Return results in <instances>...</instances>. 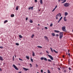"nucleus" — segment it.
Masks as SVG:
<instances>
[{"instance_id":"obj_11","label":"nucleus","mask_w":73,"mask_h":73,"mask_svg":"<svg viewBox=\"0 0 73 73\" xmlns=\"http://www.w3.org/2000/svg\"><path fill=\"white\" fill-rule=\"evenodd\" d=\"M68 15V13L67 12H65L64 13V15L65 16H66Z\"/></svg>"},{"instance_id":"obj_58","label":"nucleus","mask_w":73,"mask_h":73,"mask_svg":"<svg viewBox=\"0 0 73 73\" xmlns=\"http://www.w3.org/2000/svg\"><path fill=\"white\" fill-rule=\"evenodd\" d=\"M63 58H64V57H65V56L64 55H63Z\"/></svg>"},{"instance_id":"obj_6","label":"nucleus","mask_w":73,"mask_h":73,"mask_svg":"<svg viewBox=\"0 0 73 73\" xmlns=\"http://www.w3.org/2000/svg\"><path fill=\"white\" fill-rule=\"evenodd\" d=\"M62 29L63 31H66V29H65V26L63 27L62 28Z\"/></svg>"},{"instance_id":"obj_39","label":"nucleus","mask_w":73,"mask_h":73,"mask_svg":"<svg viewBox=\"0 0 73 73\" xmlns=\"http://www.w3.org/2000/svg\"><path fill=\"white\" fill-rule=\"evenodd\" d=\"M30 68H32V64H31L30 63Z\"/></svg>"},{"instance_id":"obj_25","label":"nucleus","mask_w":73,"mask_h":73,"mask_svg":"<svg viewBox=\"0 0 73 73\" xmlns=\"http://www.w3.org/2000/svg\"><path fill=\"white\" fill-rule=\"evenodd\" d=\"M19 60H20V61H23V60L21 58H19Z\"/></svg>"},{"instance_id":"obj_51","label":"nucleus","mask_w":73,"mask_h":73,"mask_svg":"<svg viewBox=\"0 0 73 73\" xmlns=\"http://www.w3.org/2000/svg\"><path fill=\"white\" fill-rule=\"evenodd\" d=\"M58 69L59 70H61V69H60V68H58Z\"/></svg>"},{"instance_id":"obj_62","label":"nucleus","mask_w":73,"mask_h":73,"mask_svg":"<svg viewBox=\"0 0 73 73\" xmlns=\"http://www.w3.org/2000/svg\"><path fill=\"white\" fill-rule=\"evenodd\" d=\"M68 55H69V56H70V53H69L68 54Z\"/></svg>"},{"instance_id":"obj_46","label":"nucleus","mask_w":73,"mask_h":73,"mask_svg":"<svg viewBox=\"0 0 73 73\" xmlns=\"http://www.w3.org/2000/svg\"><path fill=\"white\" fill-rule=\"evenodd\" d=\"M45 29H48V27H45Z\"/></svg>"},{"instance_id":"obj_8","label":"nucleus","mask_w":73,"mask_h":73,"mask_svg":"<svg viewBox=\"0 0 73 73\" xmlns=\"http://www.w3.org/2000/svg\"><path fill=\"white\" fill-rule=\"evenodd\" d=\"M61 1H62L61 2V3L62 4L63 3H65V2L66 1V0H61Z\"/></svg>"},{"instance_id":"obj_2","label":"nucleus","mask_w":73,"mask_h":73,"mask_svg":"<svg viewBox=\"0 0 73 73\" xmlns=\"http://www.w3.org/2000/svg\"><path fill=\"white\" fill-rule=\"evenodd\" d=\"M69 5H70V4L66 3H64L63 5L64 6V7H69Z\"/></svg>"},{"instance_id":"obj_27","label":"nucleus","mask_w":73,"mask_h":73,"mask_svg":"<svg viewBox=\"0 0 73 73\" xmlns=\"http://www.w3.org/2000/svg\"><path fill=\"white\" fill-rule=\"evenodd\" d=\"M8 22V20H5L4 21V23H7Z\"/></svg>"},{"instance_id":"obj_40","label":"nucleus","mask_w":73,"mask_h":73,"mask_svg":"<svg viewBox=\"0 0 73 73\" xmlns=\"http://www.w3.org/2000/svg\"><path fill=\"white\" fill-rule=\"evenodd\" d=\"M50 49L51 50L52 52H53V50L52 49V48H50Z\"/></svg>"},{"instance_id":"obj_52","label":"nucleus","mask_w":73,"mask_h":73,"mask_svg":"<svg viewBox=\"0 0 73 73\" xmlns=\"http://www.w3.org/2000/svg\"><path fill=\"white\" fill-rule=\"evenodd\" d=\"M35 1L36 2H37V0H35Z\"/></svg>"},{"instance_id":"obj_24","label":"nucleus","mask_w":73,"mask_h":73,"mask_svg":"<svg viewBox=\"0 0 73 73\" xmlns=\"http://www.w3.org/2000/svg\"><path fill=\"white\" fill-rule=\"evenodd\" d=\"M16 10H19V7L17 6L16 9Z\"/></svg>"},{"instance_id":"obj_18","label":"nucleus","mask_w":73,"mask_h":73,"mask_svg":"<svg viewBox=\"0 0 73 73\" xmlns=\"http://www.w3.org/2000/svg\"><path fill=\"white\" fill-rule=\"evenodd\" d=\"M19 38H23V36H21V35H19Z\"/></svg>"},{"instance_id":"obj_42","label":"nucleus","mask_w":73,"mask_h":73,"mask_svg":"<svg viewBox=\"0 0 73 73\" xmlns=\"http://www.w3.org/2000/svg\"><path fill=\"white\" fill-rule=\"evenodd\" d=\"M36 68H37V67H38V65L37 64H36Z\"/></svg>"},{"instance_id":"obj_4","label":"nucleus","mask_w":73,"mask_h":73,"mask_svg":"<svg viewBox=\"0 0 73 73\" xmlns=\"http://www.w3.org/2000/svg\"><path fill=\"white\" fill-rule=\"evenodd\" d=\"M13 66L14 68H15V69H16V70H19V69H18L17 67L16 66H15V65L13 64Z\"/></svg>"},{"instance_id":"obj_34","label":"nucleus","mask_w":73,"mask_h":73,"mask_svg":"<svg viewBox=\"0 0 73 73\" xmlns=\"http://www.w3.org/2000/svg\"><path fill=\"white\" fill-rule=\"evenodd\" d=\"M15 44L16 45H19V43H15Z\"/></svg>"},{"instance_id":"obj_54","label":"nucleus","mask_w":73,"mask_h":73,"mask_svg":"<svg viewBox=\"0 0 73 73\" xmlns=\"http://www.w3.org/2000/svg\"><path fill=\"white\" fill-rule=\"evenodd\" d=\"M68 64H70V61H69V60H68Z\"/></svg>"},{"instance_id":"obj_1","label":"nucleus","mask_w":73,"mask_h":73,"mask_svg":"<svg viewBox=\"0 0 73 73\" xmlns=\"http://www.w3.org/2000/svg\"><path fill=\"white\" fill-rule=\"evenodd\" d=\"M62 37H63V32H60L59 34L60 38V39L62 38Z\"/></svg>"},{"instance_id":"obj_5","label":"nucleus","mask_w":73,"mask_h":73,"mask_svg":"<svg viewBox=\"0 0 73 73\" xmlns=\"http://www.w3.org/2000/svg\"><path fill=\"white\" fill-rule=\"evenodd\" d=\"M13 66L14 68H15V69H16V70H19V69H18L17 67L16 66H15V65L13 64Z\"/></svg>"},{"instance_id":"obj_57","label":"nucleus","mask_w":73,"mask_h":73,"mask_svg":"<svg viewBox=\"0 0 73 73\" xmlns=\"http://www.w3.org/2000/svg\"><path fill=\"white\" fill-rule=\"evenodd\" d=\"M2 71V70L1 69V68H0V71Z\"/></svg>"},{"instance_id":"obj_26","label":"nucleus","mask_w":73,"mask_h":73,"mask_svg":"<svg viewBox=\"0 0 73 73\" xmlns=\"http://www.w3.org/2000/svg\"><path fill=\"white\" fill-rule=\"evenodd\" d=\"M34 36H35V35H34V34L32 35L31 36V38H33V37H34Z\"/></svg>"},{"instance_id":"obj_63","label":"nucleus","mask_w":73,"mask_h":73,"mask_svg":"<svg viewBox=\"0 0 73 73\" xmlns=\"http://www.w3.org/2000/svg\"><path fill=\"white\" fill-rule=\"evenodd\" d=\"M68 53H69V52H70V50H68Z\"/></svg>"},{"instance_id":"obj_20","label":"nucleus","mask_w":73,"mask_h":73,"mask_svg":"<svg viewBox=\"0 0 73 73\" xmlns=\"http://www.w3.org/2000/svg\"><path fill=\"white\" fill-rule=\"evenodd\" d=\"M53 50L54 52H55L56 53H58V52L57 51H56L55 50Z\"/></svg>"},{"instance_id":"obj_9","label":"nucleus","mask_w":73,"mask_h":73,"mask_svg":"<svg viewBox=\"0 0 73 73\" xmlns=\"http://www.w3.org/2000/svg\"><path fill=\"white\" fill-rule=\"evenodd\" d=\"M56 15L59 16V17H61V14L60 13H59V14H58Z\"/></svg>"},{"instance_id":"obj_22","label":"nucleus","mask_w":73,"mask_h":73,"mask_svg":"<svg viewBox=\"0 0 73 73\" xmlns=\"http://www.w3.org/2000/svg\"><path fill=\"white\" fill-rule=\"evenodd\" d=\"M30 58L31 61H32V62H33V60L32 58V57H31Z\"/></svg>"},{"instance_id":"obj_31","label":"nucleus","mask_w":73,"mask_h":73,"mask_svg":"<svg viewBox=\"0 0 73 73\" xmlns=\"http://www.w3.org/2000/svg\"><path fill=\"white\" fill-rule=\"evenodd\" d=\"M44 57H41L40 58V59L41 60H44Z\"/></svg>"},{"instance_id":"obj_59","label":"nucleus","mask_w":73,"mask_h":73,"mask_svg":"<svg viewBox=\"0 0 73 73\" xmlns=\"http://www.w3.org/2000/svg\"><path fill=\"white\" fill-rule=\"evenodd\" d=\"M19 73H21V72H19Z\"/></svg>"},{"instance_id":"obj_55","label":"nucleus","mask_w":73,"mask_h":73,"mask_svg":"<svg viewBox=\"0 0 73 73\" xmlns=\"http://www.w3.org/2000/svg\"><path fill=\"white\" fill-rule=\"evenodd\" d=\"M65 72H66V70H64V72L65 73Z\"/></svg>"},{"instance_id":"obj_14","label":"nucleus","mask_w":73,"mask_h":73,"mask_svg":"<svg viewBox=\"0 0 73 73\" xmlns=\"http://www.w3.org/2000/svg\"><path fill=\"white\" fill-rule=\"evenodd\" d=\"M64 21H67V20L66 19V17H64Z\"/></svg>"},{"instance_id":"obj_36","label":"nucleus","mask_w":73,"mask_h":73,"mask_svg":"<svg viewBox=\"0 0 73 73\" xmlns=\"http://www.w3.org/2000/svg\"><path fill=\"white\" fill-rule=\"evenodd\" d=\"M53 26V24L51 23L50 25V26L52 27Z\"/></svg>"},{"instance_id":"obj_48","label":"nucleus","mask_w":73,"mask_h":73,"mask_svg":"<svg viewBox=\"0 0 73 73\" xmlns=\"http://www.w3.org/2000/svg\"><path fill=\"white\" fill-rule=\"evenodd\" d=\"M41 73H42L43 72V70H41Z\"/></svg>"},{"instance_id":"obj_3","label":"nucleus","mask_w":73,"mask_h":73,"mask_svg":"<svg viewBox=\"0 0 73 73\" xmlns=\"http://www.w3.org/2000/svg\"><path fill=\"white\" fill-rule=\"evenodd\" d=\"M47 55L50 58L51 60H53V58L52 56L49 54H47Z\"/></svg>"},{"instance_id":"obj_30","label":"nucleus","mask_w":73,"mask_h":73,"mask_svg":"<svg viewBox=\"0 0 73 73\" xmlns=\"http://www.w3.org/2000/svg\"><path fill=\"white\" fill-rule=\"evenodd\" d=\"M44 60H45V61H47V59L45 58H44Z\"/></svg>"},{"instance_id":"obj_32","label":"nucleus","mask_w":73,"mask_h":73,"mask_svg":"<svg viewBox=\"0 0 73 73\" xmlns=\"http://www.w3.org/2000/svg\"><path fill=\"white\" fill-rule=\"evenodd\" d=\"M13 61H14L15 60V57H14V56H13Z\"/></svg>"},{"instance_id":"obj_33","label":"nucleus","mask_w":73,"mask_h":73,"mask_svg":"<svg viewBox=\"0 0 73 73\" xmlns=\"http://www.w3.org/2000/svg\"><path fill=\"white\" fill-rule=\"evenodd\" d=\"M62 19V17H61L59 19V20L60 21H61V19Z\"/></svg>"},{"instance_id":"obj_13","label":"nucleus","mask_w":73,"mask_h":73,"mask_svg":"<svg viewBox=\"0 0 73 73\" xmlns=\"http://www.w3.org/2000/svg\"><path fill=\"white\" fill-rule=\"evenodd\" d=\"M23 69H24V70H27H27H29V69H28V68H24V67H23Z\"/></svg>"},{"instance_id":"obj_47","label":"nucleus","mask_w":73,"mask_h":73,"mask_svg":"<svg viewBox=\"0 0 73 73\" xmlns=\"http://www.w3.org/2000/svg\"><path fill=\"white\" fill-rule=\"evenodd\" d=\"M0 48H1V49H2L3 48V46H0Z\"/></svg>"},{"instance_id":"obj_16","label":"nucleus","mask_w":73,"mask_h":73,"mask_svg":"<svg viewBox=\"0 0 73 73\" xmlns=\"http://www.w3.org/2000/svg\"><path fill=\"white\" fill-rule=\"evenodd\" d=\"M40 3L41 4H43V2H42V0H40Z\"/></svg>"},{"instance_id":"obj_28","label":"nucleus","mask_w":73,"mask_h":73,"mask_svg":"<svg viewBox=\"0 0 73 73\" xmlns=\"http://www.w3.org/2000/svg\"><path fill=\"white\" fill-rule=\"evenodd\" d=\"M38 48H42V46H37Z\"/></svg>"},{"instance_id":"obj_12","label":"nucleus","mask_w":73,"mask_h":73,"mask_svg":"<svg viewBox=\"0 0 73 73\" xmlns=\"http://www.w3.org/2000/svg\"><path fill=\"white\" fill-rule=\"evenodd\" d=\"M55 17L56 19V20H57V19H58V18H60V17L57 16V15H56Z\"/></svg>"},{"instance_id":"obj_21","label":"nucleus","mask_w":73,"mask_h":73,"mask_svg":"<svg viewBox=\"0 0 73 73\" xmlns=\"http://www.w3.org/2000/svg\"><path fill=\"white\" fill-rule=\"evenodd\" d=\"M33 56H35V54L33 52Z\"/></svg>"},{"instance_id":"obj_44","label":"nucleus","mask_w":73,"mask_h":73,"mask_svg":"<svg viewBox=\"0 0 73 73\" xmlns=\"http://www.w3.org/2000/svg\"><path fill=\"white\" fill-rule=\"evenodd\" d=\"M56 9L55 8H54L52 11V12H54V10Z\"/></svg>"},{"instance_id":"obj_7","label":"nucleus","mask_w":73,"mask_h":73,"mask_svg":"<svg viewBox=\"0 0 73 73\" xmlns=\"http://www.w3.org/2000/svg\"><path fill=\"white\" fill-rule=\"evenodd\" d=\"M44 38L45 39H46V40H47V42H49V39H48V38L47 36H44Z\"/></svg>"},{"instance_id":"obj_64","label":"nucleus","mask_w":73,"mask_h":73,"mask_svg":"<svg viewBox=\"0 0 73 73\" xmlns=\"http://www.w3.org/2000/svg\"><path fill=\"white\" fill-rule=\"evenodd\" d=\"M62 68H63V69H65V68L64 67H63Z\"/></svg>"},{"instance_id":"obj_53","label":"nucleus","mask_w":73,"mask_h":73,"mask_svg":"<svg viewBox=\"0 0 73 73\" xmlns=\"http://www.w3.org/2000/svg\"><path fill=\"white\" fill-rule=\"evenodd\" d=\"M60 21H60V20H59V21H58V23H60Z\"/></svg>"},{"instance_id":"obj_50","label":"nucleus","mask_w":73,"mask_h":73,"mask_svg":"<svg viewBox=\"0 0 73 73\" xmlns=\"http://www.w3.org/2000/svg\"><path fill=\"white\" fill-rule=\"evenodd\" d=\"M69 70H71V68H69Z\"/></svg>"},{"instance_id":"obj_23","label":"nucleus","mask_w":73,"mask_h":73,"mask_svg":"<svg viewBox=\"0 0 73 73\" xmlns=\"http://www.w3.org/2000/svg\"><path fill=\"white\" fill-rule=\"evenodd\" d=\"M48 61L49 62H52V60H50V59H48Z\"/></svg>"},{"instance_id":"obj_29","label":"nucleus","mask_w":73,"mask_h":73,"mask_svg":"<svg viewBox=\"0 0 73 73\" xmlns=\"http://www.w3.org/2000/svg\"><path fill=\"white\" fill-rule=\"evenodd\" d=\"M52 36H55V34H54V33H53L52 34Z\"/></svg>"},{"instance_id":"obj_61","label":"nucleus","mask_w":73,"mask_h":73,"mask_svg":"<svg viewBox=\"0 0 73 73\" xmlns=\"http://www.w3.org/2000/svg\"><path fill=\"white\" fill-rule=\"evenodd\" d=\"M14 56H15V58H16V55H15Z\"/></svg>"},{"instance_id":"obj_15","label":"nucleus","mask_w":73,"mask_h":73,"mask_svg":"<svg viewBox=\"0 0 73 73\" xmlns=\"http://www.w3.org/2000/svg\"><path fill=\"white\" fill-rule=\"evenodd\" d=\"M54 32H56V33H60V31L57 30H54Z\"/></svg>"},{"instance_id":"obj_38","label":"nucleus","mask_w":73,"mask_h":73,"mask_svg":"<svg viewBox=\"0 0 73 73\" xmlns=\"http://www.w3.org/2000/svg\"><path fill=\"white\" fill-rule=\"evenodd\" d=\"M31 10H33V7H31Z\"/></svg>"},{"instance_id":"obj_10","label":"nucleus","mask_w":73,"mask_h":73,"mask_svg":"<svg viewBox=\"0 0 73 73\" xmlns=\"http://www.w3.org/2000/svg\"><path fill=\"white\" fill-rule=\"evenodd\" d=\"M3 57L0 56V60H1V61H3Z\"/></svg>"},{"instance_id":"obj_43","label":"nucleus","mask_w":73,"mask_h":73,"mask_svg":"<svg viewBox=\"0 0 73 73\" xmlns=\"http://www.w3.org/2000/svg\"><path fill=\"white\" fill-rule=\"evenodd\" d=\"M31 9V7H30L28 9L29 10H30V9Z\"/></svg>"},{"instance_id":"obj_41","label":"nucleus","mask_w":73,"mask_h":73,"mask_svg":"<svg viewBox=\"0 0 73 73\" xmlns=\"http://www.w3.org/2000/svg\"><path fill=\"white\" fill-rule=\"evenodd\" d=\"M59 36V35L58 34H57L55 36H56V37H58Z\"/></svg>"},{"instance_id":"obj_17","label":"nucleus","mask_w":73,"mask_h":73,"mask_svg":"<svg viewBox=\"0 0 73 73\" xmlns=\"http://www.w3.org/2000/svg\"><path fill=\"white\" fill-rule=\"evenodd\" d=\"M14 16H15V15H14V14H12L11 15V17H14Z\"/></svg>"},{"instance_id":"obj_49","label":"nucleus","mask_w":73,"mask_h":73,"mask_svg":"<svg viewBox=\"0 0 73 73\" xmlns=\"http://www.w3.org/2000/svg\"><path fill=\"white\" fill-rule=\"evenodd\" d=\"M46 52L48 54L49 53V52L48 51H46Z\"/></svg>"},{"instance_id":"obj_60","label":"nucleus","mask_w":73,"mask_h":73,"mask_svg":"<svg viewBox=\"0 0 73 73\" xmlns=\"http://www.w3.org/2000/svg\"><path fill=\"white\" fill-rule=\"evenodd\" d=\"M58 1L59 2H60V1H61V0H58Z\"/></svg>"},{"instance_id":"obj_37","label":"nucleus","mask_w":73,"mask_h":73,"mask_svg":"<svg viewBox=\"0 0 73 73\" xmlns=\"http://www.w3.org/2000/svg\"><path fill=\"white\" fill-rule=\"evenodd\" d=\"M26 58L28 59V60H29V56H26Z\"/></svg>"},{"instance_id":"obj_56","label":"nucleus","mask_w":73,"mask_h":73,"mask_svg":"<svg viewBox=\"0 0 73 73\" xmlns=\"http://www.w3.org/2000/svg\"><path fill=\"white\" fill-rule=\"evenodd\" d=\"M26 21H27V20H28V18H26Z\"/></svg>"},{"instance_id":"obj_35","label":"nucleus","mask_w":73,"mask_h":73,"mask_svg":"<svg viewBox=\"0 0 73 73\" xmlns=\"http://www.w3.org/2000/svg\"><path fill=\"white\" fill-rule=\"evenodd\" d=\"M47 72L48 73H50V71L49 70H48Z\"/></svg>"},{"instance_id":"obj_19","label":"nucleus","mask_w":73,"mask_h":73,"mask_svg":"<svg viewBox=\"0 0 73 73\" xmlns=\"http://www.w3.org/2000/svg\"><path fill=\"white\" fill-rule=\"evenodd\" d=\"M29 22L30 23H33V21L32 20H29Z\"/></svg>"},{"instance_id":"obj_45","label":"nucleus","mask_w":73,"mask_h":73,"mask_svg":"<svg viewBox=\"0 0 73 73\" xmlns=\"http://www.w3.org/2000/svg\"><path fill=\"white\" fill-rule=\"evenodd\" d=\"M57 6L56 5L55 6V7L54 9H56L57 8Z\"/></svg>"}]
</instances>
